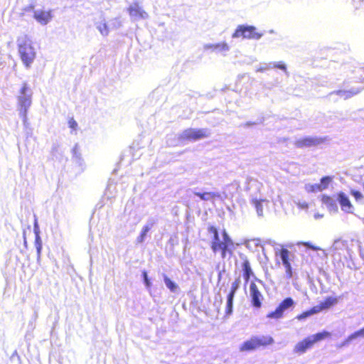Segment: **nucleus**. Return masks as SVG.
<instances>
[{"label":"nucleus","mask_w":364,"mask_h":364,"mask_svg":"<svg viewBox=\"0 0 364 364\" xmlns=\"http://www.w3.org/2000/svg\"><path fill=\"white\" fill-rule=\"evenodd\" d=\"M209 233L213 237L210 242V248L215 255L218 254L222 259L230 257L235 250V242L225 230L219 232L216 227L210 225L208 227Z\"/></svg>","instance_id":"obj_1"},{"label":"nucleus","mask_w":364,"mask_h":364,"mask_svg":"<svg viewBox=\"0 0 364 364\" xmlns=\"http://www.w3.org/2000/svg\"><path fill=\"white\" fill-rule=\"evenodd\" d=\"M274 343V338L269 335L252 336L240 346V352H250L259 348H264Z\"/></svg>","instance_id":"obj_2"},{"label":"nucleus","mask_w":364,"mask_h":364,"mask_svg":"<svg viewBox=\"0 0 364 364\" xmlns=\"http://www.w3.org/2000/svg\"><path fill=\"white\" fill-rule=\"evenodd\" d=\"M18 53L23 65L29 68L36 57V52L31 41L26 38L18 43Z\"/></svg>","instance_id":"obj_3"},{"label":"nucleus","mask_w":364,"mask_h":364,"mask_svg":"<svg viewBox=\"0 0 364 364\" xmlns=\"http://www.w3.org/2000/svg\"><path fill=\"white\" fill-rule=\"evenodd\" d=\"M18 97V106L20 114L24 119L26 117L27 111L31 105L32 92L26 82L22 84Z\"/></svg>","instance_id":"obj_4"},{"label":"nucleus","mask_w":364,"mask_h":364,"mask_svg":"<svg viewBox=\"0 0 364 364\" xmlns=\"http://www.w3.org/2000/svg\"><path fill=\"white\" fill-rule=\"evenodd\" d=\"M262 36V34L257 32L256 28L253 26L240 25L232 33V37L258 40Z\"/></svg>","instance_id":"obj_5"},{"label":"nucleus","mask_w":364,"mask_h":364,"mask_svg":"<svg viewBox=\"0 0 364 364\" xmlns=\"http://www.w3.org/2000/svg\"><path fill=\"white\" fill-rule=\"evenodd\" d=\"M208 129H193L188 128L183 131L178 139L181 141H197L209 136Z\"/></svg>","instance_id":"obj_6"},{"label":"nucleus","mask_w":364,"mask_h":364,"mask_svg":"<svg viewBox=\"0 0 364 364\" xmlns=\"http://www.w3.org/2000/svg\"><path fill=\"white\" fill-rule=\"evenodd\" d=\"M294 304V300L291 297L284 299L275 309L274 311L269 312L267 317L269 318L278 319L283 316L284 312L287 309L293 306Z\"/></svg>","instance_id":"obj_7"},{"label":"nucleus","mask_w":364,"mask_h":364,"mask_svg":"<svg viewBox=\"0 0 364 364\" xmlns=\"http://www.w3.org/2000/svg\"><path fill=\"white\" fill-rule=\"evenodd\" d=\"M250 298L253 307L259 309L262 307L264 296L255 282L250 284Z\"/></svg>","instance_id":"obj_8"},{"label":"nucleus","mask_w":364,"mask_h":364,"mask_svg":"<svg viewBox=\"0 0 364 364\" xmlns=\"http://www.w3.org/2000/svg\"><path fill=\"white\" fill-rule=\"evenodd\" d=\"M240 278H237L232 284L230 291L227 296V304L225 310V316H229L232 313L233 299L237 290L240 287Z\"/></svg>","instance_id":"obj_9"},{"label":"nucleus","mask_w":364,"mask_h":364,"mask_svg":"<svg viewBox=\"0 0 364 364\" xmlns=\"http://www.w3.org/2000/svg\"><path fill=\"white\" fill-rule=\"evenodd\" d=\"M336 200L341 206V209L343 212L346 213H353L354 206L346 193L343 191L337 193Z\"/></svg>","instance_id":"obj_10"},{"label":"nucleus","mask_w":364,"mask_h":364,"mask_svg":"<svg viewBox=\"0 0 364 364\" xmlns=\"http://www.w3.org/2000/svg\"><path fill=\"white\" fill-rule=\"evenodd\" d=\"M279 256L285 267L287 278L291 279L293 277V271L290 262L291 252L286 248H282L279 251Z\"/></svg>","instance_id":"obj_11"},{"label":"nucleus","mask_w":364,"mask_h":364,"mask_svg":"<svg viewBox=\"0 0 364 364\" xmlns=\"http://www.w3.org/2000/svg\"><path fill=\"white\" fill-rule=\"evenodd\" d=\"M323 142V139L318 137H304L295 141V146L299 149L316 146Z\"/></svg>","instance_id":"obj_12"},{"label":"nucleus","mask_w":364,"mask_h":364,"mask_svg":"<svg viewBox=\"0 0 364 364\" xmlns=\"http://www.w3.org/2000/svg\"><path fill=\"white\" fill-rule=\"evenodd\" d=\"M314 345V343L313 342L311 337L309 336L298 342L294 348V351L296 353L302 354L306 353L309 349L313 348Z\"/></svg>","instance_id":"obj_13"},{"label":"nucleus","mask_w":364,"mask_h":364,"mask_svg":"<svg viewBox=\"0 0 364 364\" xmlns=\"http://www.w3.org/2000/svg\"><path fill=\"white\" fill-rule=\"evenodd\" d=\"M33 18L41 24L46 25L53 18L51 10H39L34 11Z\"/></svg>","instance_id":"obj_14"},{"label":"nucleus","mask_w":364,"mask_h":364,"mask_svg":"<svg viewBox=\"0 0 364 364\" xmlns=\"http://www.w3.org/2000/svg\"><path fill=\"white\" fill-rule=\"evenodd\" d=\"M128 12L132 17L136 19L145 18L148 16L147 13L144 11L138 3H134L128 8Z\"/></svg>","instance_id":"obj_15"},{"label":"nucleus","mask_w":364,"mask_h":364,"mask_svg":"<svg viewBox=\"0 0 364 364\" xmlns=\"http://www.w3.org/2000/svg\"><path fill=\"white\" fill-rule=\"evenodd\" d=\"M338 299L336 297L328 296L326 297L323 301L320 302L319 304L314 306V307L318 314L336 305Z\"/></svg>","instance_id":"obj_16"},{"label":"nucleus","mask_w":364,"mask_h":364,"mask_svg":"<svg viewBox=\"0 0 364 364\" xmlns=\"http://www.w3.org/2000/svg\"><path fill=\"white\" fill-rule=\"evenodd\" d=\"M363 90L362 87H352L349 90H338L335 92V93L343 97L345 100L349 99L358 93H360Z\"/></svg>","instance_id":"obj_17"},{"label":"nucleus","mask_w":364,"mask_h":364,"mask_svg":"<svg viewBox=\"0 0 364 364\" xmlns=\"http://www.w3.org/2000/svg\"><path fill=\"white\" fill-rule=\"evenodd\" d=\"M321 203L330 210L337 211L338 208L336 200L330 196L322 195L321 197Z\"/></svg>","instance_id":"obj_18"},{"label":"nucleus","mask_w":364,"mask_h":364,"mask_svg":"<svg viewBox=\"0 0 364 364\" xmlns=\"http://www.w3.org/2000/svg\"><path fill=\"white\" fill-rule=\"evenodd\" d=\"M332 178L331 176H324L321 179L319 184L312 186L313 191H321L328 188L329 183L331 182Z\"/></svg>","instance_id":"obj_19"},{"label":"nucleus","mask_w":364,"mask_h":364,"mask_svg":"<svg viewBox=\"0 0 364 364\" xmlns=\"http://www.w3.org/2000/svg\"><path fill=\"white\" fill-rule=\"evenodd\" d=\"M242 267L243 270V277L245 280V282H248L251 277V276L253 275V272L252 271V268L250 266V263L247 259H245L242 264Z\"/></svg>","instance_id":"obj_20"},{"label":"nucleus","mask_w":364,"mask_h":364,"mask_svg":"<svg viewBox=\"0 0 364 364\" xmlns=\"http://www.w3.org/2000/svg\"><path fill=\"white\" fill-rule=\"evenodd\" d=\"M194 194L199 197L203 200H215L216 198H220V194L218 193H213V192H204V193H200V192H196Z\"/></svg>","instance_id":"obj_21"},{"label":"nucleus","mask_w":364,"mask_h":364,"mask_svg":"<svg viewBox=\"0 0 364 364\" xmlns=\"http://www.w3.org/2000/svg\"><path fill=\"white\" fill-rule=\"evenodd\" d=\"M358 337H364V327L349 335L341 345V346L348 344L351 341Z\"/></svg>","instance_id":"obj_22"},{"label":"nucleus","mask_w":364,"mask_h":364,"mask_svg":"<svg viewBox=\"0 0 364 364\" xmlns=\"http://www.w3.org/2000/svg\"><path fill=\"white\" fill-rule=\"evenodd\" d=\"M331 334L330 332L323 331L322 332H318L315 334H313L310 336L311 337V339L315 344L317 342L321 341L327 338L331 337Z\"/></svg>","instance_id":"obj_23"},{"label":"nucleus","mask_w":364,"mask_h":364,"mask_svg":"<svg viewBox=\"0 0 364 364\" xmlns=\"http://www.w3.org/2000/svg\"><path fill=\"white\" fill-rule=\"evenodd\" d=\"M150 229H151V227L149 225H145L143 227L140 235L136 238V242L138 243H142L144 241L147 232L150 230Z\"/></svg>","instance_id":"obj_24"},{"label":"nucleus","mask_w":364,"mask_h":364,"mask_svg":"<svg viewBox=\"0 0 364 364\" xmlns=\"http://www.w3.org/2000/svg\"><path fill=\"white\" fill-rule=\"evenodd\" d=\"M317 314V312L316 311L315 307L313 306L309 310L304 311L301 314H300L299 315H298L296 318L299 320H302V319H304V318H307L308 316H311L312 314Z\"/></svg>","instance_id":"obj_25"},{"label":"nucleus","mask_w":364,"mask_h":364,"mask_svg":"<svg viewBox=\"0 0 364 364\" xmlns=\"http://www.w3.org/2000/svg\"><path fill=\"white\" fill-rule=\"evenodd\" d=\"M210 47L215 50H228L229 49V46L227 44V43H225V42L213 44V45H211Z\"/></svg>","instance_id":"obj_26"},{"label":"nucleus","mask_w":364,"mask_h":364,"mask_svg":"<svg viewBox=\"0 0 364 364\" xmlns=\"http://www.w3.org/2000/svg\"><path fill=\"white\" fill-rule=\"evenodd\" d=\"M164 282L171 291L174 292L177 289V285L168 277H164Z\"/></svg>","instance_id":"obj_27"},{"label":"nucleus","mask_w":364,"mask_h":364,"mask_svg":"<svg viewBox=\"0 0 364 364\" xmlns=\"http://www.w3.org/2000/svg\"><path fill=\"white\" fill-rule=\"evenodd\" d=\"M264 201V200H259L257 199L253 200V204L256 208L257 213L259 215H262L263 214V208L262 205V202Z\"/></svg>","instance_id":"obj_28"},{"label":"nucleus","mask_w":364,"mask_h":364,"mask_svg":"<svg viewBox=\"0 0 364 364\" xmlns=\"http://www.w3.org/2000/svg\"><path fill=\"white\" fill-rule=\"evenodd\" d=\"M350 193L353 196L356 201H360L364 199V196L361 192L357 190H350Z\"/></svg>","instance_id":"obj_29"},{"label":"nucleus","mask_w":364,"mask_h":364,"mask_svg":"<svg viewBox=\"0 0 364 364\" xmlns=\"http://www.w3.org/2000/svg\"><path fill=\"white\" fill-rule=\"evenodd\" d=\"M97 28L98 30L100 31V32L104 35V36H107L109 33V28L107 26L106 23H100L98 26H97Z\"/></svg>","instance_id":"obj_30"},{"label":"nucleus","mask_w":364,"mask_h":364,"mask_svg":"<svg viewBox=\"0 0 364 364\" xmlns=\"http://www.w3.org/2000/svg\"><path fill=\"white\" fill-rule=\"evenodd\" d=\"M360 76H359L357 82L361 84V86H360L359 87H362L363 90L364 89V73H363V71H362V67L360 68Z\"/></svg>","instance_id":"obj_31"},{"label":"nucleus","mask_w":364,"mask_h":364,"mask_svg":"<svg viewBox=\"0 0 364 364\" xmlns=\"http://www.w3.org/2000/svg\"><path fill=\"white\" fill-rule=\"evenodd\" d=\"M68 124L69 127L73 130H75L77 128V123L73 118H70L68 120Z\"/></svg>","instance_id":"obj_32"},{"label":"nucleus","mask_w":364,"mask_h":364,"mask_svg":"<svg viewBox=\"0 0 364 364\" xmlns=\"http://www.w3.org/2000/svg\"><path fill=\"white\" fill-rule=\"evenodd\" d=\"M274 67L277 68H279L280 70H286V66L282 62H279V63H277L274 64Z\"/></svg>","instance_id":"obj_33"},{"label":"nucleus","mask_w":364,"mask_h":364,"mask_svg":"<svg viewBox=\"0 0 364 364\" xmlns=\"http://www.w3.org/2000/svg\"><path fill=\"white\" fill-rule=\"evenodd\" d=\"M142 274H143L144 280V282H145L146 285L147 287H149L150 286V282H149V279H148L146 272L144 271Z\"/></svg>","instance_id":"obj_34"},{"label":"nucleus","mask_w":364,"mask_h":364,"mask_svg":"<svg viewBox=\"0 0 364 364\" xmlns=\"http://www.w3.org/2000/svg\"><path fill=\"white\" fill-rule=\"evenodd\" d=\"M35 5L34 4H30L26 8H25L26 11H35Z\"/></svg>","instance_id":"obj_35"}]
</instances>
